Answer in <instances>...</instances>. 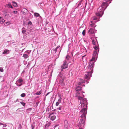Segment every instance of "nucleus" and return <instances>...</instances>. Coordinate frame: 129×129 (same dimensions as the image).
Returning <instances> with one entry per match:
<instances>
[{
	"instance_id": "obj_14",
	"label": "nucleus",
	"mask_w": 129,
	"mask_h": 129,
	"mask_svg": "<svg viewBox=\"0 0 129 129\" xmlns=\"http://www.w3.org/2000/svg\"><path fill=\"white\" fill-rule=\"evenodd\" d=\"M9 50L7 49H5L4 50L3 52V54H9Z\"/></svg>"
},
{
	"instance_id": "obj_39",
	"label": "nucleus",
	"mask_w": 129,
	"mask_h": 129,
	"mask_svg": "<svg viewBox=\"0 0 129 129\" xmlns=\"http://www.w3.org/2000/svg\"><path fill=\"white\" fill-rule=\"evenodd\" d=\"M60 103V102H56V106H58V105L59 103Z\"/></svg>"
},
{
	"instance_id": "obj_40",
	"label": "nucleus",
	"mask_w": 129,
	"mask_h": 129,
	"mask_svg": "<svg viewBox=\"0 0 129 129\" xmlns=\"http://www.w3.org/2000/svg\"><path fill=\"white\" fill-rule=\"evenodd\" d=\"M32 24V22L31 21H29L28 23V24L29 25H31Z\"/></svg>"
},
{
	"instance_id": "obj_21",
	"label": "nucleus",
	"mask_w": 129,
	"mask_h": 129,
	"mask_svg": "<svg viewBox=\"0 0 129 129\" xmlns=\"http://www.w3.org/2000/svg\"><path fill=\"white\" fill-rule=\"evenodd\" d=\"M92 19L93 20H96L97 19V18L96 16H94L92 17Z\"/></svg>"
},
{
	"instance_id": "obj_22",
	"label": "nucleus",
	"mask_w": 129,
	"mask_h": 129,
	"mask_svg": "<svg viewBox=\"0 0 129 129\" xmlns=\"http://www.w3.org/2000/svg\"><path fill=\"white\" fill-rule=\"evenodd\" d=\"M34 15L36 17H39L40 16L39 14L37 13H34Z\"/></svg>"
},
{
	"instance_id": "obj_46",
	"label": "nucleus",
	"mask_w": 129,
	"mask_h": 129,
	"mask_svg": "<svg viewBox=\"0 0 129 129\" xmlns=\"http://www.w3.org/2000/svg\"><path fill=\"white\" fill-rule=\"evenodd\" d=\"M50 92H48L46 95V96H47V95H48L49 93H50Z\"/></svg>"
},
{
	"instance_id": "obj_6",
	"label": "nucleus",
	"mask_w": 129,
	"mask_h": 129,
	"mask_svg": "<svg viewBox=\"0 0 129 129\" xmlns=\"http://www.w3.org/2000/svg\"><path fill=\"white\" fill-rule=\"evenodd\" d=\"M80 119V127H83L84 124L85 123V120L86 118H81Z\"/></svg>"
},
{
	"instance_id": "obj_12",
	"label": "nucleus",
	"mask_w": 129,
	"mask_h": 129,
	"mask_svg": "<svg viewBox=\"0 0 129 129\" xmlns=\"http://www.w3.org/2000/svg\"><path fill=\"white\" fill-rule=\"evenodd\" d=\"M64 127L66 128H67L68 126V121L67 120L64 121Z\"/></svg>"
},
{
	"instance_id": "obj_41",
	"label": "nucleus",
	"mask_w": 129,
	"mask_h": 129,
	"mask_svg": "<svg viewBox=\"0 0 129 129\" xmlns=\"http://www.w3.org/2000/svg\"><path fill=\"white\" fill-rule=\"evenodd\" d=\"M61 100V98H60L59 99L58 102H59L60 103Z\"/></svg>"
},
{
	"instance_id": "obj_28",
	"label": "nucleus",
	"mask_w": 129,
	"mask_h": 129,
	"mask_svg": "<svg viewBox=\"0 0 129 129\" xmlns=\"http://www.w3.org/2000/svg\"><path fill=\"white\" fill-rule=\"evenodd\" d=\"M18 81L19 83H21L23 82V81L22 79H18Z\"/></svg>"
},
{
	"instance_id": "obj_18",
	"label": "nucleus",
	"mask_w": 129,
	"mask_h": 129,
	"mask_svg": "<svg viewBox=\"0 0 129 129\" xmlns=\"http://www.w3.org/2000/svg\"><path fill=\"white\" fill-rule=\"evenodd\" d=\"M88 31L90 34H93L94 33V30L92 28H90Z\"/></svg>"
},
{
	"instance_id": "obj_33",
	"label": "nucleus",
	"mask_w": 129,
	"mask_h": 129,
	"mask_svg": "<svg viewBox=\"0 0 129 129\" xmlns=\"http://www.w3.org/2000/svg\"><path fill=\"white\" fill-rule=\"evenodd\" d=\"M61 106H60L59 107L57 108V109L58 110H59V111H60L61 109Z\"/></svg>"
},
{
	"instance_id": "obj_9",
	"label": "nucleus",
	"mask_w": 129,
	"mask_h": 129,
	"mask_svg": "<svg viewBox=\"0 0 129 129\" xmlns=\"http://www.w3.org/2000/svg\"><path fill=\"white\" fill-rule=\"evenodd\" d=\"M4 15L5 16V17L7 18H8L9 17V15L7 14V12L6 11H3Z\"/></svg>"
},
{
	"instance_id": "obj_38",
	"label": "nucleus",
	"mask_w": 129,
	"mask_h": 129,
	"mask_svg": "<svg viewBox=\"0 0 129 129\" xmlns=\"http://www.w3.org/2000/svg\"><path fill=\"white\" fill-rule=\"evenodd\" d=\"M94 49L96 50L98 49V47L97 46H95L94 47Z\"/></svg>"
},
{
	"instance_id": "obj_52",
	"label": "nucleus",
	"mask_w": 129,
	"mask_h": 129,
	"mask_svg": "<svg viewBox=\"0 0 129 129\" xmlns=\"http://www.w3.org/2000/svg\"><path fill=\"white\" fill-rule=\"evenodd\" d=\"M3 129H7L6 128H4Z\"/></svg>"
},
{
	"instance_id": "obj_27",
	"label": "nucleus",
	"mask_w": 129,
	"mask_h": 129,
	"mask_svg": "<svg viewBox=\"0 0 129 129\" xmlns=\"http://www.w3.org/2000/svg\"><path fill=\"white\" fill-rule=\"evenodd\" d=\"M20 103L23 106H25V104L24 102H20Z\"/></svg>"
},
{
	"instance_id": "obj_13",
	"label": "nucleus",
	"mask_w": 129,
	"mask_h": 129,
	"mask_svg": "<svg viewBox=\"0 0 129 129\" xmlns=\"http://www.w3.org/2000/svg\"><path fill=\"white\" fill-rule=\"evenodd\" d=\"M76 91H79L81 90V87L80 86H78L75 89Z\"/></svg>"
},
{
	"instance_id": "obj_51",
	"label": "nucleus",
	"mask_w": 129,
	"mask_h": 129,
	"mask_svg": "<svg viewBox=\"0 0 129 129\" xmlns=\"http://www.w3.org/2000/svg\"><path fill=\"white\" fill-rule=\"evenodd\" d=\"M79 129H83L82 128H80Z\"/></svg>"
},
{
	"instance_id": "obj_53",
	"label": "nucleus",
	"mask_w": 129,
	"mask_h": 129,
	"mask_svg": "<svg viewBox=\"0 0 129 129\" xmlns=\"http://www.w3.org/2000/svg\"><path fill=\"white\" fill-rule=\"evenodd\" d=\"M84 56H82V57H84Z\"/></svg>"
},
{
	"instance_id": "obj_45",
	"label": "nucleus",
	"mask_w": 129,
	"mask_h": 129,
	"mask_svg": "<svg viewBox=\"0 0 129 129\" xmlns=\"http://www.w3.org/2000/svg\"><path fill=\"white\" fill-rule=\"evenodd\" d=\"M34 126H33L32 124L31 125V128L32 129H34Z\"/></svg>"
},
{
	"instance_id": "obj_43",
	"label": "nucleus",
	"mask_w": 129,
	"mask_h": 129,
	"mask_svg": "<svg viewBox=\"0 0 129 129\" xmlns=\"http://www.w3.org/2000/svg\"><path fill=\"white\" fill-rule=\"evenodd\" d=\"M0 71L1 72H3V69H0Z\"/></svg>"
},
{
	"instance_id": "obj_19",
	"label": "nucleus",
	"mask_w": 129,
	"mask_h": 129,
	"mask_svg": "<svg viewBox=\"0 0 129 129\" xmlns=\"http://www.w3.org/2000/svg\"><path fill=\"white\" fill-rule=\"evenodd\" d=\"M78 99L80 100L81 101H83V100H86V99H84L82 97H78Z\"/></svg>"
},
{
	"instance_id": "obj_32",
	"label": "nucleus",
	"mask_w": 129,
	"mask_h": 129,
	"mask_svg": "<svg viewBox=\"0 0 129 129\" xmlns=\"http://www.w3.org/2000/svg\"><path fill=\"white\" fill-rule=\"evenodd\" d=\"M5 21L4 19H2L0 21L1 23H3L5 22Z\"/></svg>"
},
{
	"instance_id": "obj_47",
	"label": "nucleus",
	"mask_w": 129,
	"mask_h": 129,
	"mask_svg": "<svg viewBox=\"0 0 129 129\" xmlns=\"http://www.w3.org/2000/svg\"><path fill=\"white\" fill-rule=\"evenodd\" d=\"M25 28L24 27H23L22 28V30H24V29Z\"/></svg>"
},
{
	"instance_id": "obj_16",
	"label": "nucleus",
	"mask_w": 129,
	"mask_h": 129,
	"mask_svg": "<svg viewBox=\"0 0 129 129\" xmlns=\"http://www.w3.org/2000/svg\"><path fill=\"white\" fill-rule=\"evenodd\" d=\"M12 4L15 7H17V3L14 1L12 2Z\"/></svg>"
},
{
	"instance_id": "obj_1",
	"label": "nucleus",
	"mask_w": 129,
	"mask_h": 129,
	"mask_svg": "<svg viewBox=\"0 0 129 129\" xmlns=\"http://www.w3.org/2000/svg\"><path fill=\"white\" fill-rule=\"evenodd\" d=\"M107 2L102 3L101 6L100 7L97 9V12H96V15L99 17H102L104 11L108 6Z\"/></svg>"
},
{
	"instance_id": "obj_8",
	"label": "nucleus",
	"mask_w": 129,
	"mask_h": 129,
	"mask_svg": "<svg viewBox=\"0 0 129 129\" xmlns=\"http://www.w3.org/2000/svg\"><path fill=\"white\" fill-rule=\"evenodd\" d=\"M92 73L88 72L85 75V78L87 80L89 79L90 77L91 76Z\"/></svg>"
},
{
	"instance_id": "obj_26",
	"label": "nucleus",
	"mask_w": 129,
	"mask_h": 129,
	"mask_svg": "<svg viewBox=\"0 0 129 129\" xmlns=\"http://www.w3.org/2000/svg\"><path fill=\"white\" fill-rule=\"evenodd\" d=\"M97 51L96 50H95L94 51L93 53V55L94 56H96V54H97Z\"/></svg>"
},
{
	"instance_id": "obj_20",
	"label": "nucleus",
	"mask_w": 129,
	"mask_h": 129,
	"mask_svg": "<svg viewBox=\"0 0 129 129\" xmlns=\"http://www.w3.org/2000/svg\"><path fill=\"white\" fill-rule=\"evenodd\" d=\"M0 125H2V127H6L7 126V125L6 124H4L0 122Z\"/></svg>"
},
{
	"instance_id": "obj_37",
	"label": "nucleus",
	"mask_w": 129,
	"mask_h": 129,
	"mask_svg": "<svg viewBox=\"0 0 129 129\" xmlns=\"http://www.w3.org/2000/svg\"><path fill=\"white\" fill-rule=\"evenodd\" d=\"M95 57L92 58L91 59V60H90V61H93V60H95Z\"/></svg>"
},
{
	"instance_id": "obj_50",
	"label": "nucleus",
	"mask_w": 129,
	"mask_h": 129,
	"mask_svg": "<svg viewBox=\"0 0 129 129\" xmlns=\"http://www.w3.org/2000/svg\"><path fill=\"white\" fill-rule=\"evenodd\" d=\"M55 51H56V50H57V49H55Z\"/></svg>"
},
{
	"instance_id": "obj_35",
	"label": "nucleus",
	"mask_w": 129,
	"mask_h": 129,
	"mask_svg": "<svg viewBox=\"0 0 129 129\" xmlns=\"http://www.w3.org/2000/svg\"><path fill=\"white\" fill-rule=\"evenodd\" d=\"M50 125V124L49 123L47 124L46 125L45 127H48Z\"/></svg>"
},
{
	"instance_id": "obj_15",
	"label": "nucleus",
	"mask_w": 129,
	"mask_h": 129,
	"mask_svg": "<svg viewBox=\"0 0 129 129\" xmlns=\"http://www.w3.org/2000/svg\"><path fill=\"white\" fill-rule=\"evenodd\" d=\"M6 6L8 8H13V7L11 4L9 3L6 5Z\"/></svg>"
},
{
	"instance_id": "obj_4",
	"label": "nucleus",
	"mask_w": 129,
	"mask_h": 129,
	"mask_svg": "<svg viewBox=\"0 0 129 129\" xmlns=\"http://www.w3.org/2000/svg\"><path fill=\"white\" fill-rule=\"evenodd\" d=\"M68 63L66 61H64L61 67V71H63V69H66L68 67Z\"/></svg>"
},
{
	"instance_id": "obj_2",
	"label": "nucleus",
	"mask_w": 129,
	"mask_h": 129,
	"mask_svg": "<svg viewBox=\"0 0 129 129\" xmlns=\"http://www.w3.org/2000/svg\"><path fill=\"white\" fill-rule=\"evenodd\" d=\"M87 109L83 108L79 112V114L81 115L80 117L81 118H86L87 113Z\"/></svg>"
},
{
	"instance_id": "obj_5",
	"label": "nucleus",
	"mask_w": 129,
	"mask_h": 129,
	"mask_svg": "<svg viewBox=\"0 0 129 129\" xmlns=\"http://www.w3.org/2000/svg\"><path fill=\"white\" fill-rule=\"evenodd\" d=\"M83 101H81V107L84 108H87V103L86 100H83Z\"/></svg>"
},
{
	"instance_id": "obj_31",
	"label": "nucleus",
	"mask_w": 129,
	"mask_h": 129,
	"mask_svg": "<svg viewBox=\"0 0 129 129\" xmlns=\"http://www.w3.org/2000/svg\"><path fill=\"white\" fill-rule=\"evenodd\" d=\"M26 30H22V33L23 34H26Z\"/></svg>"
},
{
	"instance_id": "obj_30",
	"label": "nucleus",
	"mask_w": 129,
	"mask_h": 129,
	"mask_svg": "<svg viewBox=\"0 0 129 129\" xmlns=\"http://www.w3.org/2000/svg\"><path fill=\"white\" fill-rule=\"evenodd\" d=\"M66 58L67 60H69L70 58V57L69 55H67L66 56Z\"/></svg>"
},
{
	"instance_id": "obj_11",
	"label": "nucleus",
	"mask_w": 129,
	"mask_h": 129,
	"mask_svg": "<svg viewBox=\"0 0 129 129\" xmlns=\"http://www.w3.org/2000/svg\"><path fill=\"white\" fill-rule=\"evenodd\" d=\"M63 79H61L60 81V83L61 85L62 86H63L65 85L64 83L63 82Z\"/></svg>"
},
{
	"instance_id": "obj_7",
	"label": "nucleus",
	"mask_w": 129,
	"mask_h": 129,
	"mask_svg": "<svg viewBox=\"0 0 129 129\" xmlns=\"http://www.w3.org/2000/svg\"><path fill=\"white\" fill-rule=\"evenodd\" d=\"M92 73L88 72L85 75V78L87 80L89 79L90 77L91 76Z\"/></svg>"
},
{
	"instance_id": "obj_36",
	"label": "nucleus",
	"mask_w": 129,
	"mask_h": 129,
	"mask_svg": "<svg viewBox=\"0 0 129 129\" xmlns=\"http://www.w3.org/2000/svg\"><path fill=\"white\" fill-rule=\"evenodd\" d=\"M85 33V30H84L82 31V35L83 36H84Z\"/></svg>"
},
{
	"instance_id": "obj_29",
	"label": "nucleus",
	"mask_w": 129,
	"mask_h": 129,
	"mask_svg": "<svg viewBox=\"0 0 129 129\" xmlns=\"http://www.w3.org/2000/svg\"><path fill=\"white\" fill-rule=\"evenodd\" d=\"M25 96V93H23L21 95V96L22 97H24Z\"/></svg>"
},
{
	"instance_id": "obj_17",
	"label": "nucleus",
	"mask_w": 129,
	"mask_h": 129,
	"mask_svg": "<svg viewBox=\"0 0 129 129\" xmlns=\"http://www.w3.org/2000/svg\"><path fill=\"white\" fill-rule=\"evenodd\" d=\"M91 23L90 24V26L91 27H94L96 26L94 23H92V21H91Z\"/></svg>"
},
{
	"instance_id": "obj_25",
	"label": "nucleus",
	"mask_w": 129,
	"mask_h": 129,
	"mask_svg": "<svg viewBox=\"0 0 129 129\" xmlns=\"http://www.w3.org/2000/svg\"><path fill=\"white\" fill-rule=\"evenodd\" d=\"M24 11L25 12H23V13L24 14H26V13L27 12V10L26 9H24Z\"/></svg>"
},
{
	"instance_id": "obj_34",
	"label": "nucleus",
	"mask_w": 129,
	"mask_h": 129,
	"mask_svg": "<svg viewBox=\"0 0 129 129\" xmlns=\"http://www.w3.org/2000/svg\"><path fill=\"white\" fill-rule=\"evenodd\" d=\"M41 94V93L40 91H38L36 92L35 94L37 95H40Z\"/></svg>"
},
{
	"instance_id": "obj_10",
	"label": "nucleus",
	"mask_w": 129,
	"mask_h": 129,
	"mask_svg": "<svg viewBox=\"0 0 129 129\" xmlns=\"http://www.w3.org/2000/svg\"><path fill=\"white\" fill-rule=\"evenodd\" d=\"M52 114H50L49 115V117H50V119L52 120H54L56 118V116L55 115L52 116Z\"/></svg>"
},
{
	"instance_id": "obj_49",
	"label": "nucleus",
	"mask_w": 129,
	"mask_h": 129,
	"mask_svg": "<svg viewBox=\"0 0 129 129\" xmlns=\"http://www.w3.org/2000/svg\"><path fill=\"white\" fill-rule=\"evenodd\" d=\"M57 126V125H55L54 126V127H56Z\"/></svg>"
},
{
	"instance_id": "obj_3",
	"label": "nucleus",
	"mask_w": 129,
	"mask_h": 129,
	"mask_svg": "<svg viewBox=\"0 0 129 129\" xmlns=\"http://www.w3.org/2000/svg\"><path fill=\"white\" fill-rule=\"evenodd\" d=\"M94 63L93 61H90L87 69L88 72L92 73L93 71V67Z\"/></svg>"
},
{
	"instance_id": "obj_24",
	"label": "nucleus",
	"mask_w": 129,
	"mask_h": 129,
	"mask_svg": "<svg viewBox=\"0 0 129 129\" xmlns=\"http://www.w3.org/2000/svg\"><path fill=\"white\" fill-rule=\"evenodd\" d=\"M92 44L94 45H96V44L95 43V41L93 39L92 40Z\"/></svg>"
},
{
	"instance_id": "obj_44",
	"label": "nucleus",
	"mask_w": 129,
	"mask_h": 129,
	"mask_svg": "<svg viewBox=\"0 0 129 129\" xmlns=\"http://www.w3.org/2000/svg\"><path fill=\"white\" fill-rule=\"evenodd\" d=\"M79 94V93L78 92H77L76 93V96H78V95Z\"/></svg>"
},
{
	"instance_id": "obj_42",
	"label": "nucleus",
	"mask_w": 129,
	"mask_h": 129,
	"mask_svg": "<svg viewBox=\"0 0 129 129\" xmlns=\"http://www.w3.org/2000/svg\"><path fill=\"white\" fill-rule=\"evenodd\" d=\"M13 13H14L15 14H17V11H14L13 12Z\"/></svg>"
},
{
	"instance_id": "obj_48",
	"label": "nucleus",
	"mask_w": 129,
	"mask_h": 129,
	"mask_svg": "<svg viewBox=\"0 0 129 129\" xmlns=\"http://www.w3.org/2000/svg\"><path fill=\"white\" fill-rule=\"evenodd\" d=\"M2 18V17H0V20H1V18Z\"/></svg>"
},
{
	"instance_id": "obj_23",
	"label": "nucleus",
	"mask_w": 129,
	"mask_h": 129,
	"mask_svg": "<svg viewBox=\"0 0 129 129\" xmlns=\"http://www.w3.org/2000/svg\"><path fill=\"white\" fill-rule=\"evenodd\" d=\"M23 57H24L25 58H26L28 57V55L27 54H23Z\"/></svg>"
}]
</instances>
